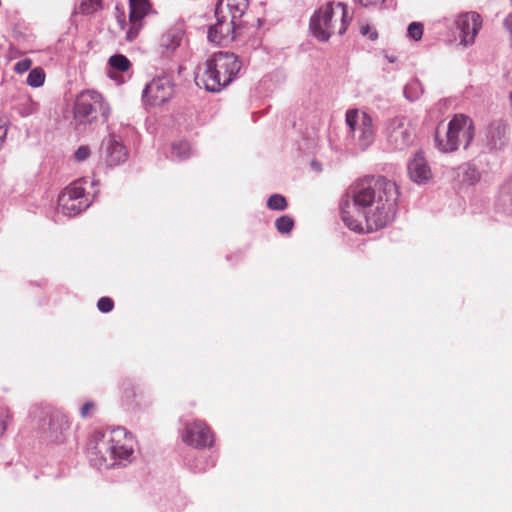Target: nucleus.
<instances>
[{
	"instance_id": "17",
	"label": "nucleus",
	"mask_w": 512,
	"mask_h": 512,
	"mask_svg": "<svg viewBox=\"0 0 512 512\" xmlns=\"http://www.w3.org/2000/svg\"><path fill=\"white\" fill-rule=\"evenodd\" d=\"M101 155L109 166H117L128 159L129 153L121 138L115 134H110L102 142Z\"/></svg>"
},
{
	"instance_id": "21",
	"label": "nucleus",
	"mask_w": 512,
	"mask_h": 512,
	"mask_svg": "<svg viewBox=\"0 0 512 512\" xmlns=\"http://www.w3.org/2000/svg\"><path fill=\"white\" fill-rule=\"evenodd\" d=\"M249 0H226V8L228 10V17L237 21L244 14L248 8Z\"/></svg>"
},
{
	"instance_id": "14",
	"label": "nucleus",
	"mask_w": 512,
	"mask_h": 512,
	"mask_svg": "<svg viewBox=\"0 0 512 512\" xmlns=\"http://www.w3.org/2000/svg\"><path fill=\"white\" fill-rule=\"evenodd\" d=\"M341 218L344 224L355 232H367L362 219H364V209L361 208L354 200H350V194L341 199Z\"/></svg>"
},
{
	"instance_id": "16",
	"label": "nucleus",
	"mask_w": 512,
	"mask_h": 512,
	"mask_svg": "<svg viewBox=\"0 0 512 512\" xmlns=\"http://www.w3.org/2000/svg\"><path fill=\"white\" fill-rule=\"evenodd\" d=\"M482 26L481 16L476 12L461 13L456 19L460 41L464 45L472 44Z\"/></svg>"
},
{
	"instance_id": "39",
	"label": "nucleus",
	"mask_w": 512,
	"mask_h": 512,
	"mask_svg": "<svg viewBox=\"0 0 512 512\" xmlns=\"http://www.w3.org/2000/svg\"><path fill=\"white\" fill-rule=\"evenodd\" d=\"M118 23H119L121 29H125L127 23L125 21L124 14H122L121 17L118 18Z\"/></svg>"
},
{
	"instance_id": "7",
	"label": "nucleus",
	"mask_w": 512,
	"mask_h": 512,
	"mask_svg": "<svg viewBox=\"0 0 512 512\" xmlns=\"http://www.w3.org/2000/svg\"><path fill=\"white\" fill-rule=\"evenodd\" d=\"M112 442L111 430L96 431L92 434L88 454L91 462L98 468L112 466Z\"/></svg>"
},
{
	"instance_id": "20",
	"label": "nucleus",
	"mask_w": 512,
	"mask_h": 512,
	"mask_svg": "<svg viewBox=\"0 0 512 512\" xmlns=\"http://www.w3.org/2000/svg\"><path fill=\"white\" fill-rule=\"evenodd\" d=\"M182 41V33L177 30H168L159 39V49L162 55H171Z\"/></svg>"
},
{
	"instance_id": "23",
	"label": "nucleus",
	"mask_w": 512,
	"mask_h": 512,
	"mask_svg": "<svg viewBox=\"0 0 512 512\" xmlns=\"http://www.w3.org/2000/svg\"><path fill=\"white\" fill-rule=\"evenodd\" d=\"M122 398L127 403L132 402L139 394V389L130 381L124 380L121 384Z\"/></svg>"
},
{
	"instance_id": "28",
	"label": "nucleus",
	"mask_w": 512,
	"mask_h": 512,
	"mask_svg": "<svg viewBox=\"0 0 512 512\" xmlns=\"http://www.w3.org/2000/svg\"><path fill=\"white\" fill-rule=\"evenodd\" d=\"M287 206V200L281 194H273L267 200V207L271 210L283 211Z\"/></svg>"
},
{
	"instance_id": "5",
	"label": "nucleus",
	"mask_w": 512,
	"mask_h": 512,
	"mask_svg": "<svg viewBox=\"0 0 512 512\" xmlns=\"http://www.w3.org/2000/svg\"><path fill=\"white\" fill-rule=\"evenodd\" d=\"M110 108L105 103L102 95L96 91L87 90L81 92L74 103V119L80 124L91 123L100 113L107 118Z\"/></svg>"
},
{
	"instance_id": "33",
	"label": "nucleus",
	"mask_w": 512,
	"mask_h": 512,
	"mask_svg": "<svg viewBox=\"0 0 512 512\" xmlns=\"http://www.w3.org/2000/svg\"><path fill=\"white\" fill-rule=\"evenodd\" d=\"M32 66V61L29 58L22 59L18 61L15 65V71L17 73H24L30 69Z\"/></svg>"
},
{
	"instance_id": "10",
	"label": "nucleus",
	"mask_w": 512,
	"mask_h": 512,
	"mask_svg": "<svg viewBox=\"0 0 512 512\" xmlns=\"http://www.w3.org/2000/svg\"><path fill=\"white\" fill-rule=\"evenodd\" d=\"M385 132L389 143L398 150L408 147L413 142L414 129L410 120L405 117L389 120Z\"/></svg>"
},
{
	"instance_id": "19",
	"label": "nucleus",
	"mask_w": 512,
	"mask_h": 512,
	"mask_svg": "<svg viewBox=\"0 0 512 512\" xmlns=\"http://www.w3.org/2000/svg\"><path fill=\"white\" fill-rule=\"evenodd\" d=\"M112 442V466L118 459H127L132 454L133 450L128 444L126 435L122 429L111 430Z\"/></svg>"
},
{
	"instance_id": "6",
	"label": "nucleus",
	"mask_w": 512,
	"mask_h": 512,
	"mask_svg": "<svg viewBox=\"0 0 512 512\" xmlns=\"http://www.w3.org/2000/svg\"><path fill=\"white\" fill-rule=\"evenodd\" d=\"M39 427L43 435L52 443H63L70 432V422L66 415L56 410L41 411Z\"/></svg>"
},
{
	"instance_id": "27",
	"label": "nucleus",
	"mask_w": 512,
	"mask_h": 512,
	"mask_svg": "<svg viewBox=\"0 0 512 512\" xmlns=\"http://www.w3.org/2000/svg\"><path fill=\"white\" fill-rule=\"evenodd\" d=\"M172 155L177 159H184L189 156L191 148L188 142L179 141L171 146Z\"/></svg>"
},
{
	"instance_id": "34",
	"label": "nucleus",
	"mask_w": 512,
	"mask_h": 512,
	"mask_svg": "<svg viewBox=\"0 0 512 512\" xmlns=\"http://www.w3.org/2000/svg\"><path fill=\"white\" fill-rule=\"evenodd\" d=\"M90 155V149L87 146H80L75 152V158L78 161L86 160Z\"/></svg>"
},
{
	"instance_id": "41",
	"label": "nucleus",
	"mask_w": 512,
	"mask_h": 512,
	"mask_svg": "<svg viewBox=\"0 0 512 512\" xmlns=\"http://www.w3.org/2000/svg\"><path fill=\"white\" fill-rule=\"evenodd\" d=\"M510 22H512V15H510L509 17H507L505 19V25L508 26L510 24Z\"/></svg>"
},
{
	"instance_id": "9",
	"label": "nucleus",
	"mask_w": 512,
	"mask_h": 512,
	"mask_svg": "<svg viewBox=\"0 0 512 512\" xmlns=\"http://www.w3.org/2000/svg\"><path fill=\"white\" fill-rule=\"evenodd\" d=\"M217 22L208 30V40L211 43L222 44L235 38L237 23L230 19L223 8V0H219L215 9Z\"/></svg>"
},
{
	"instance_id": "26",
	"label": "nucleus",
	"mask_w": 512,
	"mask_h": 512,
	"mask_svg": "<svg viewBox=\"0 0 512 512\" xmlns=\"http://www.w3.org/2000/svg\"><path fill=\"white\" fill-rule=\"evenodd\" d=\"M45 81V72L42 68H34L27 77V84L31 87H40Z\"/></svg>"
},
{
	"instance_id": "30",
	"label": "nucleus",
	"mask_w": 512,
	"mask_h": 512,
	"mask_svg": "<svg viewBox=\"0 0 512 512\" xmlns=\"http://www.w3.org/2000/svg\"><path fill=\"white\" fill-rule=\"evenodd\" d=\"M97 308L102 313H109L114 308V301L110 297H101L97 302Z\"/></svg>"
},
{
	"instance_id": "24",
	"label": "nucleus",
	"mask_w": 512,
	"mask_h": 512,
	"mask_svg": "<svg viewBox=\"0 0 512 512\" xmlns=\"http://www.w3.org/2000/svg\"><path fill=\"white\" fill-rule=\"evenodd\" d=\"M78 9L82 14H93L102 9V0H81Z\"/></svg>"
},
{
	"instance_id": "31",
	"label": "nucleus",
	"mask_w": 512,
	"mask_h": 512,
	"mask_svg": "<svg viewBox=\"0 0 512 512\" xmlns=\"http://www.w3.org/2000/svg\"><path fill=\"white\" fill-rule=\"evenodd\" d=\"M96 407H97V405L94 401H87L80 408L81 417L87 418V417L91 416L95 412Z\"/></svg>"
},
{
	"instance_id": "40",
	"label": "nucleus",
	"mask_w": 512,
	"mask_h": 512,
	"mask_svg": "<svg viewBox=\"0 0 512 512\" xmlns=\"http://www.w3.org/2000/svg\"><path fill=\"white\" fill-rule=\"evenodd\" d=\"M470 171L473 174L474 181H477L479 179V174L477 173V171L475 169H472Z\"/></svg>"
},
{
	"instance_id": "25",
	"label": "nucleus",
	"mask_w": 512,
	"mask_h": 512,
	"mask_svg": "<svg viewBox=\"0 0 512 512\" xmlns=\"http://www.w3.org/2000/svg\"><path fill=\"white\" fill-rule=\"evenodd\" d=\"M275 227L281 234H288L294 227V220L288 215H282L275 221Z\"/></svg>"
},
{
	"instance_id": "36",
	"label": "nucleus",
	"mask_w": 512,
	"mask_h": 512,
	"mask_svg": "<svg viewBox=\"0 0 512 512\" xmlns=\"http://www.w3.org/2000/svg\"><path fill=\"white\" fill-rule=\"evenodd\" d=\"M7 122L5 119L0 118V147L2 146L4 139L7 135Z\"/></svg>"
},
{
	"instance_id": "13",
	"label": "nucleus",
	"mask_w": 512,
	"mask_h": 512,
	"mask_svg": "<svg viewBox=\"0 0 512 512\" xmlns=\"http://www.w3.org/2000/svg\"><path fill=\"white\" fill-rule=\"evenodd\" d=\"M346 123L352 132L359 131V140L364 146L371 143L374 129L372 118L367 113L349 110L346 113Z\"/></svg>"
},
{
	"instance_id": "4",
	"label": "nucleus",
	"mask_w": 512,
	"mask_h": 512,
	"mask_svg": "<svg viewBox=\"0 0 512 512\" xmlns=\"http://www.w3.org/2000/svg\"><path fill=\"white\" fill-rule=\"evenodd\" d=\"M474 137L473 121L466 115H455L449 122L444 136L439 128L436 132L438 148L443 152H453L459 147L467 148Z\"/></svg>"
},
{
	"instance_id": "18",
	"label": "nucleus",
	"mask_w": 512,
	"mask_h": 512,
	"mask_svg": "<svg viewBox=\"0 0 512 512\" xmlns=\"http://www.w3.org/2000/svg\"><path fill=\"white\" fill-rule=\"evenodd\" d=\"M410 178L416 183H426L432 177V172L425 158L417 153L408 164Z\"/></svg>"
},
{
	"instance_id": "37",
	"label": "nucleus",
	"mask_w": 512,
	"mask_h": 512,
	"mask_svg": "<svg viewBox=\"0 0 512 512\" xmlns=\"http://www.w3.org/2000/svg\"><path fill=\"white\" fill-rule=\"evenodd\" d=\"M363 7L375 6L382 4L385 0H356Z\"/></svg>"
},
{
	"instance_id": "12",
	"label": "nucleus",
	"mask_w": 512,
	"mask_h": 512,
	"mask_svg": "<svg viewBox=\"0 0 512 512\" xmlns=\"http://www.w3.org/2000/svg\"><path fill=\"white\" fill-rule=\"evenodd\" d=\"M152 6L149 0H129V28L126 32V40L134 41L143 27V19L151 12Z\"/></svg>"
},
{
	"instance_id": "8",
	"label": "nucleus",
	"mask_w": 512,
	"mask_h": 512,
	"mask_svg": "<svg viewBox=\"0 0 512 512\" xmlns=\"http://www.w3.org/2000/svg\"><path fill=\"white\" fill-rule=\"evenodd\" d=\"M85 187L80 182H73L66 187L58 198V205L63 214L74 216L83 211L87 206Z\"/></svg>"
},
{
	"instance_id": "2",
	"label": "nucleus",
	"mask_w": 512,
	"mask_h": 512,
	"mask_svg": "<svg viewBox=\"0 0 512 512\" xmlns=\"http://www.w3.org/2000/svg\"><path fill=\"white\" fill-rule=\"evenodd\" d=\"M241 69V62L231 52H217L207 59L199 77L206 90L219 92L229 85Z\"/></svg>"
},
{
	"instance_id": "29",
	"label": "nucleus",
	"mask_w": 512,
	"mask_h": 512,
	"mask_svg": "<svg viewBox=\"0 0 512 512\" xmlns=\"http://www.w3.org/2000/svg\"><path fill=\"white\" fill-rule=\"evenodd\" d=\"M408 35L416 41L420 40L423 35V25L419 22H412L408 26Z\"/></svg>"
},
{
	"instance_id": "22",
	"label": "nucleus",
	"mask_w": 512,
	"mask_h": 512,
	"mask_svg": "<svg viewBox=\"0 0 512 512\" xmlns=\"http://www.w3.org/2000/svg\"><path fill=\"white\" fill-rule=\"evenodd\" d=\"M109 65L120 72H126L131 68L130 60L122 54H115L109 58Z\"/></svg>"
},
{
	"instance_id": "32",
	"label": "nucleus",
	"mask_w": 512,
	"mask_h": 512,
	"mask_svg": "<svg viewBox=\"0 0 512 512\" xmlns=\"http://www.w3.org/2000/svg\"><path fill=\"white\" fill-rule=\"evenodd\" d=\"M360 33L363 36L368 37L372 41H374V40H376L378 38L377 31L375 29H373L372 27H370L369 24H362L360 26Z\"/></svg>"
},
{
	"instance_id": "35",
	"label": "nucleus",
	"mask_w": 512,
	"mask_h": 512,
	"mask_svg": "<svg viewBox=\"0 0 512 512\" xmlns=\"http://www.w3.org/2000/svg\"><path fill=\"white\" fill-rule=\"evenodd\" d=\"M12 418V413L9 410H6L5 417L0 418V436L6 431L7 425L12 421Z\"/></svg>"
},
{
	"instance_id": "38",
	"label": "nucleus",
	"mask_w": 512,
	"mask_h": 512,
	"mask_svg": "<svg viewBox=\"0 0 512 512\" xmlns=\"http://www.w3.org/2000/svg\"><path fill=\"white\" fill-rule=\"evenodd\" d=\"M27 101V104H28V109L26 110L25 113H22L23 115H29V114H32L36 111L37 109V105L32 102L29 98L26 99Z\"/></svg>"
},
{
	"instance_id": "11",
	"label": "nucleus",
	"mask_w": 512,
	"mask_h": 512,
	"mask_svg": "<svg viewBox=\"0 0 512 512\" xmlns=\"http://www.w3.org/2000/svg\"><path fill=\"white\" fill-rule=\"evenodd\" d=\"M174 93V84L169 77L163 76L153 79L147 84L143 98L151 106H161L171 99Z\"/></svg>"
},
{
	"instance_id": "3",
	"label": "nucleus",
	"mask_w": 512,
	"mask_h": 512,
	"mask_svg": "<svg viewBox=\"0 0 512 512\" xmlns=\"http://www.w3.org/2000/svg\"><path fill=\"white\" fill-rule=\"evenodd\" d=\"M347 6L343 3H327L313 15L310 27L320 41H327L331 35H342L348 27Z\"/></svg>"
},
{
	"instance_id": "1",
	"label": "nucleus",
	"mask_w": 512,
	"mask_h": 512,
	"mask_svg": "<svg viewBox=\"0 0 512 512\" xmlns=\"http://www.w3.org/2000/svg\"><path fill=\"white\" fill-rule=\"evenodd\" d=\"M350 194L364 209L367 232L379 230L393 220L399 196L395 182L383 176H367L350 188Z\"/></svg>"
},
{
	"instance_id": "15",
	"label": "nucleus",
	"mask_w": 512,
	"mask_h": 512,
	"mask_svg": "<svg viewBox=\"0 0 512 512\" xmlns=\"http://www.w3.org/2000/svg\"><path fill=\"white\" fill-rule=\"evenodd\" d=\"M182 440L190 446L204 448L213 442V434L207 424L203 421H195L186 425Z\"/></svg>"
}]
</instances>
